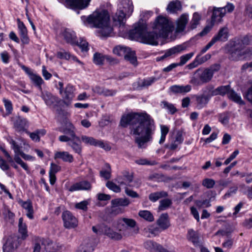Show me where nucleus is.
<instances>
[{"instance_id":"nucleus-1","label":"nucleus","mask_w":252,"mask_h":252,"mask_svg":"<svg viewBox=\"0 0 252 252\" xmlns=\"http://www.w3.org/2000/svg\"><path fill=\"white\" fill-rule=\"evenodd\" d=\"M122 126H129L130 134L135 138L139 148H145L146 143L151 141L156 129L154 119L146 112L131 113L123 115L121 119Z\"/></svg>"},{"instance_id":"nucleus-2","label":"nucleus","mask_w":252,"mask_h":252,"mask_svg":"<svg viewBox=\"0 0 252 252\" xmlns=\"http://www.w3.org/2000/svg\"><path fill=\"white\" fill-rule=\"evenodd\" d=\"M86 19L85 24L91 27L98 28L97 35L100 37L110 35L113 29L110 25V16L106 10L96 9L87 17H82V19Z\"/></svg>"},{"instance_id":"nucleus-3","label":"nucleus","mask_w":252,"mask_h":252,"mask_svg":"<svg viewBox=\"0 0 252 252\" xmlns=\"http://www.w3.org/2000/svg\"><path fill=\"white\" fill-rule=\"evenodd\" d=\"M130 37L133 39L141 40L146 44L153 45L158 44V39L159 35L153 32H147V27L145 24L138 23L134 28L129 32Z\"/></svg>"},{"instance_id":"nucleus-4","label":"nucleus","mask_w":252,"mask_h":252,"mask_svg":"<svg viewBox=\"0 0 252 252\" xmlns=\"http://www.w3.org/2000/svg\"><path fill=\"white\" fill-rule=\"evenodd\" d=\"M133 11V5L130 0H120L118 10L113 16L116 26L123 27L126 20V16L129 17Z\"/></svg>"},{"instance_id":"nucleus-5","label":"nucleus","mask_w":252,"mask_h":252,"mask_svg":"<svg viewBox=\"0 0 252 252\" xmlns=\"http://www.w3.org/2000/svg\"><path fill=\"white\" fill-rule=\"evenodd\" d=\"M152 29L155 33L158 34L159 37L167 38L169 34L174 30V25L166 17L159 16L155 20L152 25Z\"/></svg>"},{"instance_id":"nucleus-6","label":"nucleus","mask_w":252,"mask_h":252,"mask_svg":"<svg viewBox=\"0 0 252 252\" xmlns=\"http://www.w3.org/2000/svg\"><path fill=\"white\" fill-rule=\"evenodd\" d=\"M212 78V73L208 68H199L193 73L189 82L193 85L199 86L209 82Z\"/></svg>"},{"instance_id":"nucleus-7","label":"nucleus","mask_w":252,"mask_h":252,"mask_svg":"<svg viewBox=\"0 0 252 252\" xmlns=\"http://www.w3.org/2000/svg\"><path fill=\"white\" fill-rule=\"evenodd\" d=\"M59 140L62 142H68L67 145L70 146L72 150L79 155H81L82 148L80 144V138L78 139L69 138L68 135H62L59 137Z\"/></svg>"},{"instance_id":"nucleus-8","label":"nucleus","mask_w":252,"mask_h":252,"mask_svg":"<svg viewBox=\"0 0 252 252\" xmlns=\"http://www.w3.org/2000/svg\"><path fill=\"white\" fill-rule=\"evenodd\" d=\"M60 86V93L62 95L64 103L66 105H69L74 96V88L72 85H68L65 87L64 91H63V83L60 82L59 83Z\"/></svg>"},{"instance_id":"nucleus-9","label":"nucleus","mask_w":252,"mask_h":252,"mask_svg":"<svg viewBox=\"0 0 252 252\" xmlns=\"http://www.w3.org/2000/svg\"><path fill=\"white\" fill-rule=\"evenodd\" d=\"M251 44H252V35L248 34L235 41L231 51L242 50L246 46Z\"/></svg>"},{"instance_id":"nucleus-10","label":"nucleus","mask_w":252,"mask_h":252,"mask_svg":"<svg viewBox=\"0 0 252 252\" xmlns=\"http://www.w3.org/2000/svg\"><path fill=\"white\" fill-rule=\"evenodd\" d=\"M136 221L132 219L126 218H120L116 221V227L120 231L126 230L127 227L134 228Z\"/></svg>"},{"instance_id":"nucleus-11","label":"nucleus","mask_w":252,"mask_h":252,"mask_svg":"<svg viewBox=\"0 0 252 252\" xmlns=\"http://www.w3.org/2000/svg\"><path fill=\"white\" fill-rule=\"evenodd\" d=\"M98 231L102 234H104L113 240H120L122 238V235L120 233L114 231L111 227L104 224L99 225Z\"/></svg>"},{"instance_id":"nucleus-12","label":"nucleus","mask_w":252,"mask_h":252,"mask_svg":"<svg viewBox=\"0 0 252 252\" xmlns=\"http://www.w3.org/2000/svg\"><path fill=\"white\" fill-rule=\"evenodd\" d=\"M62 219L64 226L66 228H74L78 225L77 219L68 211H65L63 213Z\"/></svg>"},{"instance_id":"nucleus-13","label":"nucleus","mask_w":252,"mask_h":252,"mask_svg":"<svg viewBox=\"0 0 252 252\" xmlns=\"http://www.w3.org/2000/svg\"><path fill=\"white\" fill-rule=\"evenodd\" d=\"M133 179V175L127 170H124L122 172L121 175L118 176L116 179V181L120 186L125 185L130 187H133L130 184L132 182Z\"/></svg>"},{"instance_id":"nucleus-14","label":"nucleus","mask_w":252,"mask_h":252,"mask_svg":"<svg viewBox=\"0 0 252 252\" xmlns=\"http://www.w3.org/2000/svg\"><path fill=\"white\" fill-rule=\"evenodd\" d=\"M41 97L46 104L49 107L55 108L60 102V99L48 92H42Z\"/></svg>"},{"instance_id":"nucleus-15","label":"nucleus","mask_w":252,"mask_h":252,"mask_svg":"<svg viewBox=\"0 0 252 252\" xmlns=\"http://www.w3.org/2000/svg\"><path fill=\"white\" fill-rule=\"evenodd\" d=\"M186 47L183 45H178L174 46L171 48L167 50L163 55L161 57H157L156 60L157 61H160L164 59L168 58L173 55H175L180 53L186 50Z\"/></svg>"},{"instance_id":"nucleus-16","label":"nucleus","mask_w":252,"mask_h":252,"mask_svg":"<svg viewBox=\"0 0 252 252\" xmlns=\"http://www.w3.org/2000/svg\"><path fill=\"white\" fill-rule=\"evenodd\" d=\"M230 58L234 61L241 60L252 55V48H248L244 50L231 51Z\"/></svg>"},{"instance_id":"nucleus-17","label":"nucleus","mask_w":252,"mask_h":252,"mask_svg":"<svg viewBox=\"0 0 252 252\" xmlns=\"http://www.w3.org/2000/svg\"><path fill=\"white\" fill-rule=\"evenodd\" d=\"M59 131L66 135H68L69 138L78 139V136L76 135V128L70 122L65 123L64 126L59 128Z\"/></svg>"},{"instance_id":"nucleus-18","label":"nucleus","mask_w":252,"mask_h":252,"mask_svg":"<svg viewBox=\"0 0 252 252\" xmlns=\"http://www.w3.org/2000/svg\"><path fill=\"white\" fill-rule=\"evenodd\" d=\"M92 188L90 183L87 181H82L71 185L68 190L71 192L77 190H90Z\"/></svg>"},{"instance_id":"nucleus-19","label":"nucleus","mask_w":252,"mask_h":252,"mask_svg":"<svg viewBox=\"0 0 252 252\" xmlns=\"http://www.w3.org/2000/svg\"><path fill=\"white\" fill-rule=\"evenodd\" d=\"M91 0H65L66 4L71 8L80 9L86 8Z\"/></svg>"},{"instance_id":"nucleus-20","label":"nucleus","mask_w":252,"mask_h":252,"mask_svg":"<svg viewBox=\"0 0 252 252\" xmlns=\"http://www.w3.org/2000/svg\"><path fill=\"white\" fill-rule=\"evenodd\" d=\"M18 27L19 30V34L22 42L24 44H28L29 42V38L28 36V31L24 23L17 19Z\"/></svg>"},{"instance_id":"nucleus-21","label":"nucleus","mask_w":252,"mask_h":252,"mask_svg":"<svg viewBox=\"0 0 252 252\" xmlns=\"http://www.w3.org/2000/svg\"><path fill=\"white\" fill-rule=\"evenodd\" d=\"M55 159H60L65 162L71 163L74 160L73 156L66 151H58L54 154Z\"/></svg>"},{"instance_id":"nucleus-22","label":"nucleus","mask_w":252,"mask_h":252,"mask_svg":"<svg viewBox=\"0 0 252 252\" xmlns=\"http://www.w3.org/2000/svg\"><path fill=\"white\" fill-rule=\"evenodd\" d=\"M188 16L182 14L176 22V32L180 33L184 31L186 25L188 22Z\"/></svg>"},{"instance_id":"nucleus-23","label":"nucleus","mask_w":252,"mask_h":252,"mask_svg":"<svg viewBox=\"0 0 252 252\" xmlns=\"http://www.w3.org/2000/svg\"><path fill=\"white\" fill-rule=\"evenodd\" d=\"M28 126V121L25 118L17 117L14 122V126L18 132L25 131Z\"/></svg>"},{"instance_id":"nucleus-24","label":"nucleus","mask_w":252,"mask_h":252,"mask_svg":"<svg viewBox=\"0 0 252 252\" xmlns=\"http://www.w3.org/2000/svg\"><path fill=\"white\" fill-rule=\"evenodd\" d=\"M228 32L226 27L221 28L218 34L215 35L212 39L215 43L218 41H226L228 39Z\"/></svg>"},{"instance_id":"nucleus-25","label":"nucleus","mask_w":252,"mask_h":252,"mask_svg":"<svg viewBox=\"0 0 252 252\" xmlns=\"http://www.w3.org/2000/svg\"><path fill=\"white\" fill-rule=\"evenodd\" d=\"M157 223L162 230L167 229L170 225L168 214L167 213L162 214L157 220Z\"/></svg>"},{"instance_id":"nucleus-26","label":"nucleus","mask_w":252,"mask_h":252,"mask_svg":"<svg viewBox=\"0 0 252 252\" xmlns=\"http://www.w3.org/2000/svg\"><path fill=\"white\" fill-rule=\"evenodd\" d=\"M63 36L67 43L72 45H74L76 43V36L73 31L69 29H66L63 32Z\"/></svg>"},{"instance_id":"nucleus-27","label":"nucleus","mask_w":252,"mask_h":252,"mask_svg":"<svg viewBox=\"0 0 252 252\" xmlns=\"http://www.w3.org/2000/svg\"><path fill=\"white\" fill-rule=\"evenodd\" d=\"M26 133L29 135L32 141L38 142L40 141V137L44 136L46 134V131L44 129H38L32 132L26 131Z\"/></svg>"},{"instance_id":"nucleus-28","label":"nucleus","mask_w":252,"mask_h":252,"mask_svg":"<svg viewBox=\"0 0 252 252\" xmlns=\"http://www.w3.org/2000/svg\"><path fill=\"white\" fill-rule=\"evenodd\" d=\"M224 15L223 8L214 7L212 16V23L214 24L216 22H220Z\"/></svg>"},{"instance_id":"nucleus-29","label":"nucleus","mask_w":252,"mask_h":252,"mask_svg":"<svg viewBox=\"0 0 252 252\" xmlns=\"http://www.w3.org/2000/svg\"><path fill=\"white\" fill-rule=\"evenodd\" d=\"M18 231L21 235V238L25 240L28 236L27 226L26 223H23V219L20 218L19 219Z\"/></svg>"},{"instance_id":"nucleus-30","label":"nucleus","mask_w":252,"mask_h":252,"mask_svg":"<svg viewBox=\"0 0 252 252\" xmlns=\"http://www.w3.org/2000/svg\"><path fill=\"white\" fill-rule=\"evenodd\" d=\"M170 90L175 94L186 93L191 90V86L189 85L186 86L173 85L170 87Z\"/></svg>"},{"instance_id":"nucleus-31","label":"nucleus","mask_w":252,"mask_h":252,"mask_svg":"<svg viewBox=\"0 0 252 252\" xmlns=\"http://www.w3.org/2000/svg\"><path fill=\"white\" fill-rule=\"evenodd\" d=\"M21 206L27 211V216L30 219H33V209L32 204L30 200L21 202Z\"/></svg>"},{"instance_id":"nucleus-32","label":"nucleus","mask_w":252,"mask_h":252,"mask_svg":"<svg viewBox=\"0 0 252 252\" xmlns=\"http://www.w3.org/2000/svg\"><path fill=\"white\" fill-rule=\"evenodd\" d=\"M57 57L60 59H64L69 60L72 59L73 61L78 62L80 64H83L76 57L71 55L70 53L64 50L61 51L57 53Z\"/></svg>"},{"instance_id":"nucleus-33","label":"nucleus","mask_w":252,"mask_h":252,"mask_svg":"<svg viewBox=\"0 0 252 252\" xmlns=\"http://www.w3.org/2000/svg\"><path fill=\"white\" fill-rule=\"evenodd\" d=\"M124 58L126 61L129 62V63L133 65H137V61L135 52L134 51H131V49L129 48H128V51L126 52Z\"/></svg>"},{"instance_id":"nucleus-34","label":"nucleus","mask_w":252,"mask_h":252,"mask_svg":"<svg viewBox=\"0 0 252 252\" xmlns=\"http://www.w3.org/2000/svg\"><path fill=\"white\" fill-rule=\"evenodd\" d=\"M210 96L204 94L196 96V101L198 108L201 109L204 107L208 102Z\"/></svg>"},{"instance_id":"nucleus-35","label":"nucleus","mask_w":252,"mask_h":252,"mask_svg":"<svg viewBox=\"0 0 252 252\" xmlns=\"http://www.w3.org/2000/svg\"><path fill=\"white\" fill-rule=\"evenodd\" d=\"M111 205L114 206L126 207L128 206L130 202L127 198H118L111 200Z\"/></svg>"},{"instance_id":"nucleus-36","label":"nucleus","mask_w":252,"mask_h":252,"mask_svg":"<svg viewBox=\"0 0 252 252\" xmlns=\"http://www.w3.org/2000/svg\"><path fill=\"white\" fill-rule=\"evenodd\" d=\"M231 91L230 87L229 85L226 86H221L220 87H218L216 89L212 92V95H224L225 94H227L228 95L229 92Z\"/></svg>"},{"instance_id":"nucleus-37","label":"nucleus","mask_w":252,"mask_h":252,"mask_svg":"<svg viewBox=\"0 0 252 252\" xmlns=\"http://www.w3.org/2000/svg\"><path fill=\"white\" fill-rule=\"evenodd\" d=\"M182 5L179 0L173 1L170 2L167 7V10L170 12L174 13L181 10Z\"/></svg>"},{"instance_id":"nucleus-38","label":"nucleus","mask_w":252,"mask_h":252,"mask_svg":"<svg viewBox=\"0 0 252 252\" xmlns=\"http://www.w3.org/2000/svg\"><path fill=\"white\" fill-rule=\"evenodd\" d=\"M168 196L167 192L164 191H161L159 192H155L151 193L149 196V199L152 202H156L159 199Z\"/></svg>"},{"instance_id":"nucleus-39","label":"nucleus","mask_w":252,"mask_h":252,"mask_svg":"<svg viewBox=\"0 0 252 252\" xmlns=\"http://www.w3.org/2000/svg\"><path fill=\"white\" fill-rule=\"evenodd\" d=\"M187 237L194 245L197 244L199 242V236L197 232L192 229L188 230Z\"/></svg>"},{"instance_id":"nucleus-40","label":"nucleus","mask_w":252,"mask_h":252,"mask_svg":"<svg viewBox=\"0 0 252 252\" xmlns=\"http://www.w3.org/2000/svg\"><path fill=\"white\" fill-rule=\"evenodd\" d=\"M160 105L162 108L167 110L171 114H174L177 111V109L174 105L167 101H161Z\"/></svg>"},{"instance_id":"nucleus-41","label":"nucleus","mask_w":252,"mask_h":252,"mask_svg":"<svg viewBox=\"0 0 252 252\" xmlns=\"http://www.w3.org/2000/svg\"><path fill=\"white\" fill-rule=\"evenodd\" d=\"M157 80L154 77H149L139 81L138 83V86L141 88L147 87L151 85Z\"/></svg>"},{"instance_id":"nucleus-42","label":"nucleus","mask_w":252,"mask_h":252,"mask_svg":"<svg viewBox=\"0 0 252 252\" xmlns=\"http://www.w3.org/2000/svg\"><path fill=\"white\" fill-rule=\"evenodd\" d=\"M139 216L144 220L152 222L154 220V217L152 214L147 210H141L138 213Z\"/></svg>"},{"instance_id":"nucleus-43","label":"nucleus","mask_w":252,"mask_h":252,"mask_svg":"<svg viewBox=\"0 0 252 252\" xmlns=\"http://www.w3.org/2000/svg\"><path fill=\"white\" fill-rule=\"evenodd\" d=\"M20 153H17L15 154L14 155V159L15 161L21 165V166L26 171L27 173H29L30 171L29 168V167L28 165L25 163L20 158Z\"/></svg>"},{"instance_id":"nucleus-44","label":"nucleus","mask_w":252,"mask_h":252,"mask_svg":"<svg viewBox=\"0 0 252 252\" xmlns=\"http://www.w3.org/2000/svg\"><path fill=\"white\" fill-rule=\"evenodd\" d=\"M81 141L86 145L96 146L98 140L92 137L82 135L81 137Z\"/></svg>"},{"instance_id":"nucleus-45","label":"nucleus","mask_w":252,"mask_h":252,"mask_svg":"<svg viewBox=\"0 0 252 252\" xmlns=\"http://www.w3.org/2000/svg\"><path fill=\"white\" fill-rule=\"evenodd\" d=\"M228 97L229 99L240 104L244 103L241 96L233 90H231L230 92H229Z\"/></svg>"},{"instance_id":"nucleus-46","label":"nucleus","mask_w":252,"mask_h":252,"mask_svg":"<svg viewBox=\"0 0 252 252\" xmlns=\"http://www.w3.org/2000/svg\"><path fill=\"white\" fill-rule=\"evenodd\" d=\"M32 81L37 86L39 89L41 90V85L44 83L42 78L36 74H32L31 77L30 78Z\"/></svg>"},{"instance_id":"nucleus-47","label":"nucleus","mask_w":252,"mask_h":252,"mask_svg":"<svg viewBox=\"0 0 252 252\" xmlns=\"http://www.w3.org/2000/svg\"><path fill=\"white\" fill-rule=\"evenodd\" d=\"M194 54V52H190L181 56L180 57V62L179 63H177L178 66H182L185 64L193 56Z\"/></svg>"},{"instance_id":"nucleus-48","label":"nucleus","mask_w":252,"mask_h":252,"mask_svg":"<svg viewBox=\"0 0 252 252\" xmlns=\"http://www.w3.org/2000/svg\"><path fill=\"white\" fill-rule=\"evenodd\" d=\"M0 150L4 154L5 157H6L8 162L11 164V166L15 168V169L18 170V166L14 163V160L11 157L10 154L5 150L4 148L3 147H0Z\"/></svg>"},{"instance_id":"nucleus-49","label":"nucleus","mask_w":252,"mask_h":252,"mask_svg":"<svg viewBox=\"0 0 252 252\" xmlns=\"http://www.w3.org/2000/svg\"><path fill=\"white\" fill-rule=\"evenodd\" d=\"M105 55L99 53H95L94 55L93 61L94 63L97 65H101L103 63L105 60Z\"/></svg>"},{"instance_id":"nucleus-50","label":"nucleus","mask_w":252,"mask_h":252,"mask_svg":"<svg viewBox=\"0 0 252 252\" xmlns=\"http://www.w3.org/2000/svg\"><path fill=\"white\" fill-rule=\"evenodd\" d=\"M126 51H128V48L121 46H116L113 50L114 54L119 56H124Z\"/></svg>"},{"instance_id":"nucleus-51","label":"nucleus","mask_w":252,"mask_h":252,"mask_svg":"<svg viewBox=\"0 0 252 252\" xmlns=\"http://www.w3.org/2000/svg\"><path fill=\"white\" fill-rule=\"evenodd\" d=\"M172 204V201L169 199H164L159 202L158 210L163 211L167 209Z\"/></svg>"},{"instance_id":"nucleus-52","label":"nucleus","mask_w":252,"mask_h":252,"mask_svg":"<svg viewBox=\"0 0 252 252\" xmlns=\"http://www.w3.org/2000/svg\"><path fill=\"white\" fill-rule=\"evenodd\" d=\"M16 246V244L13 243L10 239H8L3 246V252H11Z\"/></svg>"},{"instance_id":"nucleus-53","label":"nucleus","mask_w":252,"mask_h":252,"mask_svg":"<svg viewBox=\"0 0 252 252\" xmlns=\"http://www.w3.org/2000/svg\"><path fill=\"white\" fill-rule=\"evenodd\" d=\"M106 186L110 190L116 193L120 192L121 189L119 186H118L112 181H108L106 184Z\"/></svg>"},{"instance_id":"nucleus-54","label":"nucleus","mask_w":252,"mask_h":252,"mask_svg":"<svg viewBox=\"0 0 252 252\" xmlns=\"http://www.w3.org/2000/svg\"><path fill=\"white\" fill-rule=\"evenodd\" d=\"M200 19L201 16L198 13L195 12L193 14L192 19L190 22L191 29H195L197 25L199 24Z\"/></svg>"},{"instance_id":"nucleus-55","label":"nucleus","mask_w":252,"mask_h":252,"mask_svg":"<svg viewBox=\"0 0 252 252\" xmlns=\"http://www.w3.org/2000/svg\"><path fill=\"white\" fill-rule=\"evenodd\" d=\"M106 169L104 170H101L100 172V176L103 177L105 179L107 180L111 177V167L109 164H106L105 165Z\"/></svg>"},{"instance_id":"nucleus-56","label":"nucleus","mask_w":252,"mask_h":252,"mask_svg":"<svg viewBox=\"0 0 252 252\" xmlns=\"http://www.w3.org/2000/svg\"><path fill=\"white\" fill-rule=\"evenodd\" d=\"M158 227H155L153 225H149L143 229V232L145 234H148V237H150V234L155 235L158 232Z\"/></svg>"},{"instance_id":"nucleus-57","label":"nucleus","mask_w":252,"mask_h":252,"mask_svg":"<svg viewBox=\"0 0 252 252\" xmlns=\"http://www.w3.org/2000/svg\"><path fill=\"white\" fill-rule=\"evenodd\" d=\"M9 143L11 145V148L13 150L14 154L20 153L21 154V153L23 152L21 150V146L13 139H11L9 141Z\"/></svg>"},{"instance_id":"nucleus-58","label":"nucleus","mask_w":252,"mask_h":252,"mask_svg":"<svg viewBox=\"0 0 252 252\" xmlns=\"http://www.w3.org/2000/svg\"><path fill=\"white\" fill-rule=\"evenodd\" d=\"M2 101L4 103V107L7 112V114H10L13 110V107L11 101L5 98L2 99Z\"/></svg>"},{"instance_id":"nucleus-59","label":"nucleus","mask_w":252,"mask_h":252,"mask_svg":"<svg viewBox=\"0 0 252 252\" xmlns=\"http://www.w3.org/2000/svg\"><path fill=\"white\" fill-rule=\"evenodd\" d=\"M202 185L207 189L213 188L215 184V181L212 179L206 178L202 181Z\"/></svg>"},{"instance_id":"nucleus-60","label":"nucleus","mask_w":252,"mask_h":252,"mask_svg":"<svg viewBox=\"0 0 252 252\" xmlns=\"http://www.w3.org/2000/svg\"><path fill=\"white\" fill-rule=\"evenodd\" d=\"M75 44L78 45L81 49V50L83 52H87L89 49L88 43L83 39H80L79 42L76 41V43Z\"/></svg>"},{"instance_id":"nucleus-61","label":"nucleus","mask_w":252,"mask_h":252,"mask_svg":"<svg viewBox=\"0 0 252 252\" xmlns=\"http://www.w3.org/2000/svg\"><path fill=\"white\" fill-rule=\"evenodd\" d=\"M202 54H198L195 57L196 60L198 61L199 64H201L205 62H207L211 58V55L207 54L203 57H201Z\"/></svg>"},{"instance_id":"nucleus-62","label":"nucleus","mask_w":252,"mask_h":252,"mask_svg":"<svg viewBox=\"0 0 252 252\" xmlns=\"http://www.w3.org/2000/svg\"><path fill=\"white\" fill-rule=\"evenodd\" d=\"M135 163L139 165H154L157 164L155 161H149L146 158H140L135 160Z\"/></svg>"},{"instance_id":"nucleus-63","label":"nucleus","mask_w":252,"mask_h":252,"mask_svg":"<svg viewBox=\"0 0 252 252\" xmlns=\"http://www.w3.org/2000/svg\"><path fill=\"white\" fill-rule=\"evenodd\" d=\"M89 202L87 200L82 201L75 204V208L80 210L87 211L88 210V205Z\"/></svg>"},{"instance_id":"nucleus-64","label":"nucleus","mask_w":252,"mask_h":252,"mask_svg":"<svg viewBox=\"0 0 252 252\" xmlns=\"http://www.w3.org/2000/svg\"><path fill=\"white\" fill-rule=\"evenodd\" d=\"M83 252H92L93 249L89 243H85L82 244L79 248Z\"/></svg>"}]
</instances>
